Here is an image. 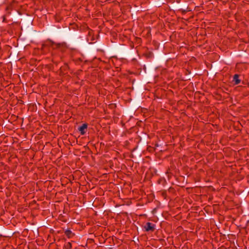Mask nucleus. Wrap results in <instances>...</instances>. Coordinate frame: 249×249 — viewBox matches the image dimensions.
I'll return each instance as SVG.
<instances>
[{"mask_svg":"<svg viewBox=\"0 0 249 249\" xmlns=\"http://www.w3.org/2000/svg\"><path fill=\"white\" fill-rule=\"evenodd\" d=\"M155 225L150 222H147L144 226V229L146 231H153L155 229Z\"/></svg>","mask_w":249,"mask_h":249,"instance_id":"obj_1","label":"nucleus"},{"mask_svg":"<svg viewBox=\"0 0 249 249\" xmlns=\"http://www.w3.org/2000/svg\"><path fill=\"white\" fill-rule=\"evenodd\" d=\"M88 128L87 124H83L81 126L79 127L78 130L80 131L81 135H83L86 133L85 129Z\"/></svg>","mask_w":249,"mask_h":249,"instance_id":"obj_2","label":"nucleus"},{"mask_svg":"<svg viewBox=\"0 0 249 249\" xmlns=\"http://www.w3.org/2000/svg\"><path fill=\"white\" fill-rule=\"evenodd\" d=\"M233 81L234 82L235 85H238L240 83V80L239 79V75L235 74L233 76Z\"/></svg>","mask_w":249,"mask_h":249,"instance_id":"obj_3","label":"nucleus"},{"mask_svg":"<svg viewBox=\"0 0 249 249\" xmlns=\"http://www.w3.org/2000/svg\"><path fill=\"white\" fill-rule=\"evenodd\" d=\"M65 235L69 238H71L74 235V234L70 230H67L65 231Z\"/></svg>","mask_w":249,"mask_h":249,"instance_id":"obj_4","label":"nucleus"},{"mask_svg":"<svg viewBox=\"0 0 249 249\" xmlns=\"http://www.w3.org/2000/svg\"><path fill=\"white\" fill-rule=\"evenodd\" d=\"M65 247L66 249H71L72 247L71 243L68 242L67 243H66L65 245Z\"/></svg>","mask_w":249,"mask_h":249,"instance_id":"obj_5","label":"nucleus"}]
</instances>
